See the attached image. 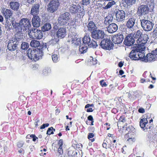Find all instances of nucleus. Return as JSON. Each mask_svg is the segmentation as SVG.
Masks as SVG:
<instances>
[{
	"label": "nucleus",
	"mask_w": 157,
	"mask_h": 157,
	"mask_svg": "<svg viewBox=\"0 0 157 157\" xmlns=\"http://www.w3.org/2000/svg\"><path fill=\"white\" fill-rule=\"evenodd\" d=\"M27 53L29 58L35 61L41 59L43 55V52L42 50L38 49L33 50L29 49L27 50Z\"/></svg>",
	"instance_id": "f257e3e1"
},
{
	"label": "nucleus",
	"mask_w": 157,
	"mask_h": 157,
	"mask_svg": "<svg viewBox=\"0 0 157 157\" xmlns=\"http://www.w3.org/2000/svg\"><path fill=\"white\" fill-rule=\"evenodd\" d=\"M149 38L148 35L146 34H144L140 38L138 39L137 40L138 43L137 46L140 49H145V45L147 43Z\"/></svg>",
	"instance_id": "f03ea898"
},
{
	"label": "nucleus",
	"mask_w": 157,
	"mask_h": 157,
	"mask_svg": "<svg viewBox=\"0 0 157 157\" xmlns=\"http://www.w3.org/2000/svg\"><path fill=\"white\" fill-rule=\"evenodd\" d=\"M138 19L136 17H133L128 19L126 23L127 28L131 30H134L137 24Z\"/></svg>",
	"instance_id": "7ed1b4c3"
},
{
	"label": "nucleus",
	"mask_w": 157,
	"mask_h": 157,
	"mask_svg": "<svg viewBox=\"0 0 157 157\" xmlns=\"http://www.w3.org/2000/svg\"><path fill=\"white\" fill-rule=\"evenodd\" d=\"M141 25L143 29L145 31H150L153 28L154 24L149 20L145 19L140 20Z\"/></svg>",
	"instance_id": "20e7f679"
},
{
	"label": "nucleus",
	"mask_w": 157,
	"mask_h": 157,
	"mask_svg": "<svg viewBox=\"0 0 157 157\" xmlns=\"http://www.w3.org/2000/svg\"><path fill=\"white\" fill-rule=\"evenodd\" d=\"M59 5L60 2L58 1L55 0H51L48 5V11L51 13L55 12L58 9Z\"/></svg>",
	"instance_id": "39448f33"
},
{
	"label": "nucleus",
	"mask_w": 157,
	"mask_h": 157,
	"mask_svg": "<svg viewBox=\"0 0 157 157\" xmlns=\"http://www.w3.org/2000/svg\"><path fill=\"white\" fill-rule=\"evenodd\" d=\"M82 41L83 43L86 45L87 44L89 47L95 48L98 45L96 42L93 40H91L89 35L85 36L83 38Z\"/></svg>",
	"instance_id": "423d86ee"
},
{
	"label": "nucleus",
	"mask_w": 157,
	"mask_h": 157,
	"mask_svg": "<svg viewBox=\"0 0 157 157\" xmlns=\"http://www.w3.org/2000/svg\"><path fill=\"white\" fill-rule=\"evenodd\" d=\"M100 46L104 49L110 50L113 49V44L108 39H104L101 41Z\"/></svg>",
	"instance_id": "0eeeda50"
},
{
	"label": "nucleus",
	"mask_w": 157,
	"mask_h": 157,
	"mask_svg": "<svg viewBox=\"0 0 157 157\" xmlns=\"http://www.w3.org/2000/svg\"><path fill=\"white\" fill-rule=\"evenodd\" d=\"M15 40V39L12 38L8 42L7 47L10 51H14L18 48L20 46V43Z\"/></svg>",
	"instance_id": "6e6552de"
},
{
	"label": "nucleus",
	"mask_w": 157,
	"mask_h": 157,
	"mask_svg": "<svg viewBox=\"0 0 157 157\" xmlns=\"http://www.w3.org/2000/svg\"><path fill=\"white\" fill-rule=\"evenodd\" d=\"M105 35V34L103 31L98 29L92 32L91 36L94 39L101 40L104 38Z\"/></svg>",
	"instance_id": "1a4fd4ad"
},
{
	"label": "nucleus",
	"mask_w": 157,
	"mask_h": 157,
	"mask_svg": "<svg viewBox=\"0 0 157 157\" xmlns=\"http://www.w3.org/2000/svg\"><path fill=\"white\" fill-rule=\"evenodd\" d=\"M114 13L115 15V19L118 22H121L124 20L125 13L124 11L118 10L115 11Z\"/></svg>",
	"instance_id": "9d476101"
},
{
	"label": "nucleus",
	"mask_w": 157,
	"mask_h": 157,
	"mask_svg": "<svg viewBox=\"0 0 157 157\" xmlns=\"http://www.w3.org/2000/svg\"><path fill=\"white\" fill-rule=\"evenodd\" d=\"M134 34L132 33L128 34L126 37L124 41V44L127 46H130L132 45L134 42V39L133 38Z\"/></svg>",
	"instance_id": "9b49d317"
},
{
	"label": "nucleus",
	"mask_w": 157,
	"mask_h": 157,
	"mask_svg": "<svg viewBox=\"0 0 157 157\" xmlns=\"http://www.w3.org/2000/svg\"><path fill=\"white\" fill-rule=\"evenodd\" d=\"M2 12L3 16L5 17L6 21H7L9 18L12 19L13 11L11 10L4 8L2 9Z\"/></svg>",
	"instance_id": "f8f14e48"
},
{
	"label": "nucleus",
	"mask_w": 157,
	"mask_h": 157,
	"mask_svg": "<svg viewBox=\"0 0 157 157\" xmlns=\"http://www.w3.org/2000/svg\"><path fill=\"white\" fill-rule=\"evenodd\" d=\"M124 39V36L122 34L118 33L114 35L112 38V40L115 44H120Z\"/></svg>",
	"instance_id": "ddd939ff"
},
{
	"label": "nucleus",
	"mask_w": 157,
	"mask_h": 157,
	"mask_svg": "<svg viewBox=\"0 0 157 157\" xmlns=\"http://www.w3.org/2000/svg\"><path fill=\"white\" fill-rule=\"evenodd\" d=\"M20 24L21 25L24 29H25L26 30L27 29H29V28L31 27V24H30L29 20L27 18H22L20 21Z\"/></svg>",
	"instance_id": "4468645a"
},
{
	"label": "nucleus",
	"mask_w": 157,
	"mask_h": 157,
	"mask_svg": "<svg viewBox=\"0 0 157 157\" xmlns=\"http://www.w3.org/2000/svg\"><path fill=\"white\" fill-rule=\"evenodd\" d=\"M149 9L146 5H142L140 6L138 8L137 13L140 15L147 13Z\"/></svg>",
	"instance_id": "2eb2a0df"
},
{
	"label": "nucleus",
	"mask_w": 157,
	"mask_h": 157,
	"mask_svg": "<svg viewBox=\"0 0 157 157\" xmlns=\"http://www.w3.org/2000/svg\"><path fill=\"white\" fill-rule=\"evenodd\" d=\"M0 151L1 152L5 153L7 152L9 149V144L7 141H2L0 144Z\"/></svg>",
	"instance_id": "dca6fc26"
},
{
	"label": "nucleus",
	"mask_w": 157,
	"mask_h": 157,
	"mask_svg": "<svg viewBox=\"0 0 157 157\" xmlns=\"http://www.w3.org/2000/svg\"><path fill=\"white\" fill-rule=\"evenodd\" d=\"M140 48L137 46L136 48H135L134 49L132 50L129 54V57L133 60H138V51L140 50Z\"/></svg>",
	"instance_id": "f3484780"
},
{
	"label": "nucleus",
	"mask_w": 157,
	"mask_h": 157,
	"mask_svg": "<svg viewBox=\"0 0 157 157\" xmlns=\"http://www.w3.org/2000/svg\"><path fill=\"white\" fill-rule=\"evenodd\" d=\"M32 22V25L34 27L37 28L40 26V19L38 16H33Z\"/></svg>",
	"instance_id": "a211bd4d"
},
{
	"label": "nucleus",
	"mask_w": 157,
	"mask_h": 157,
	"mask_svg": "<svg viewBox=\"0 0 157 157\" xmlns=\"http://www.w3.org/2000/svg\"><path fill=\"white\" fill-rule=\"evenodd\" d=\"M66 35V29L64 27L60 28L57 32L56 36L58 38H62L65 37Z\"/></svg>",
	"instance_id": "6ab92c4d"
},
{
	"label": "nucleus",
	"mask_w": 157,
	"mask_h": 157,
	"mask_svg": "<svg viewBox=\"0 0 157 157\" xmlns=\"http://www.w3.org/2000/svg\"><path fill=\"white\" fill-rule=\"evenodd\" d=\"M39 7L40 5L39 4H35L33 5L30 11V14L33 16H38Z\"/></svg>",
	"instance_id": "aec40b11"
},
{
	"label": "nucleus",
	"mask_w": 157,
	"mask_h": 157,
	"mask_svg": "<svg viewBox=\"0 0 157 157\" xmlns=\"http://www.w3.org/2000/svg\"><path fill=\"white\" fill-rule=\"evenodd\" d=\"M107 31L110 33H113L116 32L118 29V26L115 23H112L107 27Z\"/></svg>",
	"instance_id": "412c9836"
},
{
	"label": "nucleus",
	"mask_w": 157,
	"mask_h": 157,
	"mask_svg": "<svg viewBox=\"0 0 157 157\" xmlns=\"http://www.w3.org/2000/svg\"><path fill=\"white\" fill-rule=\"evenodd\" d=\"M71 38V39H69L68 41L71 42L72 44H73L75 45H79L81 44V40L80 38H77L76 36H71L70 37Z\"/></svg>",
	"instance_id": "4be33fe9"
},
{
	"label": "nucleus",
	"mask_w": 157,
	"mask_h": 157,
	"mask_svg": "<svg viewBox=\"0 0 157 157\" xmlns=\"http://www.w3.org/2000/svg\"><path fill=\"white\" fill-rule=\"evenodd\" d=\"M145 49H140L139 51H138L137 57L138 60L140 59L141 61L144 62V59H145V51H144Z\"/></svg>",
	"instance_id": "5701e85b"
},
{
	"label": "nucleus",
	"mask_w": 157,
	"mask_h": 157,
	"mask_svg": "<svg viewBox=\"0 0 157 157\" xmlns=\"http://www.w3.org/2000/svg\"><path fill=\"white\" fill-rule=\"evenodd\" d=\"M81 8V6L78 5H76L73 4L71 6L69 10L71 13H72L76 14L78 12Z\"/></svg>",
	"instance_id": "b1692460"
},
{
	"label": "nucleus",
	"mask_w": 157,
	"mask_h": 157,
	"mask_svg": "<svg viewBox=\"0 0 157 157\" xmlns=\"http://www.w3.org/2000/svg\"><path fill=\"white\" fill-rule=\"evenodd\" d=\"M155 60V56L152 53H149L147 54L145 57L144 62H147Z\"/></svg>",
	"instance_id": "393cba45"
},
{
	"label": "nucleus",
	"mask_w": 157,
	"mask_h": 157,
	"mask_svg": "<svg viewBox=\"0 0 157 157\" xmlns=\"http://www.w3.org/2000/svg\"><path fill=\"white\" fill-rule=\"evenodd\" d=\"M24 34H25L23 33H17L15 35V37L12 38L16 40L15 41H18L19 43H20V41L23 39L24 37H25Z\"/></svg>",
	"instance_id": "a878e982"
},
{
	"label": "nucleus",
	"mask_w": 157,
	"mask_h": 157,
	"mask_svg": "<svg viewBox=\"0 0 157 157\" xmlns=\"http://www.w3.org/2000/svg\"><path fill=\"white\" fill-rule=\"evenodd\" d=\"M68 157H80L79 153H78L75 151H74L71 149H69L68 151Z\"/></svg>",
	"instance_id": "bb28decb"
},
{
	"label": "nucleus",
	"mask_w": 157,
	"mask_h": 157,
	"mask_svg": "<svg viewBox=\"0 0 157 157\" xmlns=\"http://www.w3.org/2000/svg\"><path fill=\"white\" fill-rule=\"evenodd\" d=\"M9 5L11 9L14 10H17L19 8V3L16 2H11L10 3Z\"/></svg>",
	"instance_id": "cd10ccee"
},
{
	"label": "nucleus",
	"mask_w": 157,
	"mask_h": 157,
	"mask_svg": "<svg viewBox=\"0 0 157 157\" xmlns=\"http://www.w3.org/2000/svg\"><path fill=\"white\" fill-rule=\"evenodd\" d=\"M36 28H33L29 29L28 34L30 38L35 39V33Z\"/></svg>",
	"instance_id": "c85d7f7f"
},
{
	"label": "nucleus",
	"mask_w": 157,
	"mask_h": 157,
	"mask_svg": "<svg viewBox=\"0 0 157 157\" xmlns=\"http://www.w3.org/2000/svg\"><path fill=\"white\" fill-rule=\"evenodd\" d=\"M148 123V121L147 118H143L141 119L140 122V124L141 128H143L145 127V128L147 129L146 124Z\"/></svg>",
	"instance_id": "c756f323"
},
{
	"label": "nucleus",
	"mask_w": 157,
	"mask_h": 157,
	"mask_svg": "<svg viewBox=\"0 0 157 157\" xmlns=\"http://www.w3.org/2000/svg\"><path fill=\"white\" fill-rule=\"evenodd\" d=\"M35 34V39H40L42 38L43 35L41 30H38L37 29H36Z\"/></svg>",
	"instance_id": "7c9ffc66"
},
{
	"label": "nucleus",
	"mask_w": 157,
	"mask_h": 157,
	"mask_svg": "<svg viewBox=\"0 0 157 157\" xmlns=\"http://www.w3.org/2000/svg\"><path fill=\"white\" fill-rule=\"evenodd\" d=\"M52 28L51 24L49 23H46L42 27L41 29L43 31H48Z\"/></svg>",
	"instance_id": "2f4dec72"
},
{
	"label": "nucleus",
	"mask_w": 157,
	"mask_h": 157,
	"mask_svg": "<svg viewBox=\"0 0 157 157\" xmlns=\"http://www.w3.org/2000/svg\"><path fill=\"white\" fill-rule=\"evenodd\" d=\"M30 45L32 47L36 48L40 46V43L39 41L33 40L31 42Z\"/></svg>",
	"instance_id": "473e14b6"
},
{
	"label": "nucleus",
	"mask_w": 157,
	"mask_h": 157,
	"mask_svg": "<svg viewBox=\"0 0 157 157\" xmlns=\"http://www.w3.org/2000/svg\"><path fill=\"white\" fill-rule=\"evenodd\" d=\"M59 16L60 17H62L63 19L64 18L65 20H67L68 21L70 19V14L67 12H65L64 13H60V15Z\"/></svg>",
	"instance_id": "72a5a7b5"
},
{
	"label": "nucleus",
	"mask_w": 157,
	"mask_h": 157,
	"mask_svg": "<svg viewBox=\"0 0 157 157\" xmlns=\"http://www.w3.org/2000/svg\"><path fill=\"white\" fill-rule=\"evenodd\" d=\"M87 27L89 30H95L96 28V26L95 24L92 21H90L89 22Z\"/></svg>",
	"instance_id": "f704fd0d"
},
{
	"label": "nucleus",
	"mask_w": 157,
	"mask_h": 157,
	"mask_svg": "<svg viewBox=\"0 0 157 157\" xmlns=\"http://www.w3.org/2000/svg\"><path fill=\"white\" fill-rule=\"evenodd\" d=\"M133 33L134 34V38H138V39L140 38L144 35L142 34V31L139 30L137 31L135 33Z\"/></svg>",
	"instance_id": "c9c22d12"
},
{
	"label": "nucleus",
	"mask_w": 157,
	"mask_h": 157,
	"mask_svg": "<svg viewBox=\"0 0 157 157\" xmlns=\"http://www.w3.org/2000/svg\"><path fill=\"white\" fill-rule=\"evenodd\" d=\"M88 47L84 45L82 46H80L79 47V51L81 54L85 53L87 52Z\"/></svg>",
	"instance_id": "e433bc0d"
},
{
	"label": "nucleus",
	"mask_w": 157,
	"mask_h": 157,
	"mask_svg": "<svg viewBox=\"0 0 157 157\" xmlns=\"http://www.w3.org/2000/svg\"><path fill=\"white\" fill-rule=\"evenodd\" d=\"M58 23L61 25H64L67 23L68 21L65 20L64 18H62V17H59L58 19Z\"/></svg>",
	"instance_id": "4c0bfd02"
},
{
	"label": "nucleus",
	"mask_w": 157,
	"mask_h": 157,
	"mask_svg": "<svg viewBox=\"0 0 157 157\" xmlns=\"http://www.w3.org/2000/svg\"><path fill=\"white\" fill-rule=\"evenodd\" d=\"M16 31H17V33L20 32V33H22L24 31H26L25 29H24L22 27V26L21 25V24H20V25L17 27V28L15 29Z\"/></svg>",
	"instance_id": "58836bf2"
},
{
	"label": "nucleus",
	"mask_w": 157,
	"mask_h": 157,
	"mask_svg": "<svg viewBox=\"0 0 157 157\" xmlns=\"http://www.w3.org/2000/svg\"><path fill=\"white\" fill-rule=\"evenodd\" d=\"M59 41V39L57 37H54L53 38H52L51 40L49 42V44L53 45L56 44Z\"/></svg>",
	"instance_id": "ea45409f"
},
{
	"label": "nucleus",
	"mask_w": 157,
	"mask_h": 157,
	"mask_svg": "<svg viewBox=\"0 0 157 157\" xmlns=\"http://www.w3.org/2000/svg\"><path fill=\"white\" fill-rule=\"evenodd\" d=\"M124 1L128 6L133 5L136 2V0H124Z\"/></svg>",
	"instance_id": "a19ab883"
},
{
	"label": "nucleus",
	"mask_w": 157,
	"mask_h": 157,
	"mask_svg": "<svg viewBox=\"0 0 157 157\" xmlns=\"http://www.w3.org/2000/svg\"><path fill=\"white\" fill-rule=\"evenodd\" d=\"M115 4V2L113 1H112L111 2H109L107 5L103 7L105 9L110 8L112 6L114 5Z\"/></svg>",
	"instance_id": "79ce46f5"
},
{
	"label": "nucleus",
	"mask_w": 157,
	"mask_h": 157,
	"mask_svg": "<svg viewBox=\"0 0 157 157\" xmlns=\"http://www.w3.org/2000/svg\"><path fill=\"white\" fill-rule=\"evenodd\" d=\"M29 47V44L26 42H22L21 44V48L23 50L27 49Z\"/></svg>",
	"instance_id": "37998d69"
},
{
	"label": "nucleus",
	"mask_w": 157,
	"mask_h": 157,
	"mask_svg": "<svg viewBox=\"0 0 157 157\" xmlns=\"http://www.w3.org/2000/svg\"><path fill=\"white\" fill-rule=\"evenodd\" d=\"M12 19H12L11 21V24L13 26V28L16 29L20 25V22H16L15 21H14V20Z\"/></svg>",
	"instance_id": "c03bdc74"
},
{
	"label": "nucleus",
	"mask_w": 157,
	"mask_h": 157,
	"mask_svg": "<svg viewBox=\"0 0 157 157\" xmlns=\"http://www.w3.org/2000/svg\"><path fill=\"white\" fill-rule=\"evenodd\" d=\"M59 55L57 54H54L52 55V58L54 62H56L58 60Z\"/></svg>",
	"instance_id": "a18cd8bd"
},
{
	"label": "nucleus",
	"mask_w": 157,
	"mask_h": 157,
	"mask_svg": "<svg viewBox=\"0 0 157 157\" xmlns=\"http://www.w3.org/2000/svg\"><path fill=\"white\" fill-rule=\"evenodd\" d=\"M53 129L54 131H55V129H53L52 127H51L48 128V130H47V134L48 135L53 134V132L52 131Z\"/></svg>",
	"instance_id": "49530a36"
},
{
	"label": "nucleus",
	"mask_w": 157,
	"mask_h": 157,
	"mask_svg": "<svg viewBox=\"0 0 157 157\" xmlns=\"http://www.w3.org/2000/svg\"><path fill=\"white\" fill-rule=\"evenodd\" d=\"M136 140V139L134 137L130 138L128 139L127 141V143H129L130 144H132L133 142H134Z\"/></svg>",
	"instance_id": "de8ad7c7"
},
{
	"label": "nucleus",
	"mask_w": 157,
	"mask_h": 157,
	"mask_svg": "<svg viewBox=\"0 0 157 157\" xmlns=\"http://www.w3.org/2000/svg\"><path fill=\"white\" fill-rule=\"evenodd\" d=\"M63 151L62 149H58V154L59 157H63Z\"/></svg>",
	"instance_id": "09e8293b"
},
{
	"label": "nucleus",
	"mask_w": 157,
	"mask_h": 157,
	"mask_svg": "<svg viewBox=\"0 0 157 157\" xmlns=\"http://www.w3.org/2000/svg\"><path fill=\"white\" fill-rule=\"evenodd\" d=\"M82 3L83 5H87L90 2V0H82Z\"/></svg>",
	"instance_id": "8fccbe9b"
},
{
	"label": "nucleus",
	"mask_w": 157,
	"mask_h": 157,
	"mask_svg": "<svg viewBox=\"0 0 157 157\" xmlns=\"http://www.w3.org/2000/svg\"><path fill=\"white\" fill-rule=\"evenodd\" d=\"M90 60V63L93 65H95L97 63V60L95 58H93Z\"/></svg>",
	"instance_id": "3c124183"
},
{
	"label": "nucleus",
	"mask_w": 157,
	"mask_h": 157,
	"mask_svg": "<svg viewBox=\"0 0 157 157\" xmlns=\"http://www.w3.org/2000/svg\"><path fill=\"white\" fill-rule=\"evenodd\" d=\"M34 149V147L33 145H31L29 146L28 148H27V150L29 153H30V151H32Z\"/></svg>",
	"instance_id": "603ef678"
},
{
	"label": "nucleus",
	"mask_w": 157,
	"mask_h": 157,
	"mask_svg": "<svg viewBox=\"0 0 157 157\" xmlns=\"http://www.w3.org/2000/svg\"><path fill=\"white\" fill-rule=\"evenodd\" d=\"M49 125V124L48 123H46L45 124H44L40 127V129H43L45 127H48Z\"/></svg>",
	"instance_id": "864d4df0"
},
{
	"label": "nucleus",
	"mask_w": 157,
	"mask_h": 157,
	"mask_svg": "<svg viewBox=\"0 0 157 157\" xmlns=\"http://www.w3.org/2000/svg\"><path fill=\"white\" fill-rule=\"evenodd\" d=\"M104 142L102 144V146H103V147H104V148H106V147H107V143H106L105 142H106L107 143H109V141H105V140H104Z\"/></svg>",
	"instance_id": "5fc2aeb1"
},
{
	"label": "nucleus",
	"mask_w": 157,
	"mask_h": 157,
	"mask_svg": "<svg viewBox=\"0 0 157 157\" xmlns=\"http://www.w3.org/2000/svg\"><path fill=\"white\" fill-rule=\"evenodd\" d=\"M103 81V80H101L100 81V83L102 86H107V84L105 82H104L103 83H102V82Z\"/></svg>",
	"instance_id": "6e6d98bb"
},
{
	"label": "nucleus",
	"mask_w": 157,
	"mask_h": 157,
	"mask_svg": "<svg viewBox=\"0 0 157 157\" xmlns=\"http://www.w3.org/2000/svg\"><path fill=\"white\" fill-rule=\"evenodd\" d=\"M152 53L155 56V57L156 56H157V48L155 50L153 51L152 52Z\"/></svg>",
	"instance_id": "4d7b16f0"
},
{
	"label": "nucleus",
	"mask_w": 157,
	"mask_h": 157,
	"mask_svg": "<svg viewBox=\"0 0 157 157\" xmlns=\"http://www.w3.org/2000/svg\"><path fill=\"white\" fill-rule=\"evenodd\" d=\"M9 23V21L6 22V25L7 26H6V28H7V29H10V27L11 26L10 23Z\"/></svg>",
	"instance_id": "13d9d810"
},
{
	"label": "nucleus",
	"mask_w": 157,
	"mask_h": 157,
	"mask_svg": "<svg viewBox=\"0 0 157 157\" xmlns=\"http://www.w3.org/2000/svg\"><path fill=\"white\" fill-rule=\"evenodd\" d=\"M36 136L35 135L32 134L31 135H27L26 137V138H29L30 137H31L32 138L35 137Z\"/></svg>",
	"instance_id": "bf43d9fd"
},
{
	"label": "nucleus",
	"mask_w": 157,
	"mask_h": 157,
	"mask_svg": "<svg viewBox=\"0 0 157 157\" xmlns=\"http://www.w3.org/2000/svg\"><path fill=\"white\" fill-rule=\"evenodd\" d=\"M94 136V134L93 133H90L88 136V138L89 139L90 138H93Z\"/></svg>",
	"instance_id": "052dcab7"
},
{
	"label": "nucleus",
	"mask_w": 157,
	"mask_h": 157,
	"mask_svg": "<svg viewBox=\"0 0 157 157\" xmlns=\"http://www.w3.org/2000/svg\"><path fill=\"white\" fill-rule=\"evenodd\" d=\"M49 44V43H45L44 44H43V48H47V49H48V44Z\"/></svg>",
	"instance_id": "680f3d73"
},
{
	"label": "nucleus",
	"mask_w": 157,
	"mask_h": 157,
	"mask_svg": "<svg viewBox=\"0 0 157 157\" xmlns=\"http://www.w3.org/2000/svg\"><path fill=\"white\" fill-rule=\"evenodd\" d=\"M138 111L140 113H143L144 112V109L142 108H140L138 110Z\"/></svg>",
	"instance_id": "e2e57ef3"
},
{
	"label": "nucleus",
	"mask_w": 157,
	"mask_h": 157,
	"mask_svg": "<svg viewBox=\"0 0 157 157\" xmlns=\"http://www.w3.org/2000/svg\"><path fill=\"white\" fill-rule=\"evenodd\" d=\"M107 18L106 17L105 18V20L104 21V23L105 25L106 26H107L108 25H109V23H108V21H107Z\"/></svg>",
	"instance_id": "0e129e2a"
},
{
	"label": "nucleus",
	"mask_w": 157,
	"mask_h": 157,
	"mask_svg": "<svg viewBox=\"0 0 157 157\" xmlns=\"http://www.w3.org/2000/svg\"><path fill=\"white\" fill-rule=\"evenodd\" d=\"M23 144L21 142H19L17 144V146L19 147H21L23 145Z\"/></svg>",
	"instance_id": "69168bd1"
},
{
	"label": "nucleus",
	"mask_w": 157,
	"mask_h": 157,
	"mask_svg": "<svg viewBox=\"0 0 157 157\" xmlns=\"http://www.w3.org/2000/svg\"><path fill=\"white\" fill-rule=\"evenodd\" d=\"M88 120L92 121H93V118L92 116L91 115H90L88 117Z\"/></svg>",
	"instance_id": "338daca9"
},
{
	"label": "nucleus",
	"mask_w": 157,
	"mask_h": 157,
	"mask_svg": "<svg viewBox=\"0 0 157 157\" xmlns=\"http://www.w3.org/2000/svg\"><path fill=\"white\" fill-rule=\"evenodd\" d=\"M107 21H108V23H109V24H111V23L112 22V19H108V18H107Z\"/></svg>",
	"instance_id": "774afa93"
}]
</instances>
